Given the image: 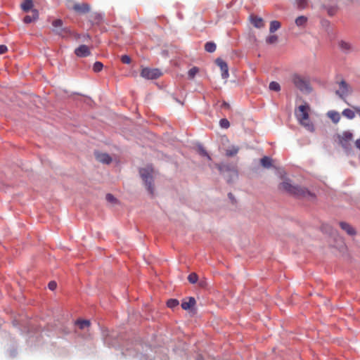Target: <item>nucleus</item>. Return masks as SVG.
<instances>
[{
    "label": "nucleus",
    "instance_id": "5701e85b",
    "mask_svg": "<svg viewBox=\"0 0 360 360\" xmlns=\"http://www.w3.org/2000/svg\"><path fill=\"white\" fill-rule=\"evenodd\" d=\"M281 27V23L277 20H273L270 23L269 32L271 33L275 32Z\"/></svg>",
    "mask_w": 360,
    "mask_h": 360
},
{
    "label": "nucleus",
    "instance_id": "7c9ffc66",
    "mask_svg": "<svg viewBox=\"0 0 360 360\" xmlns=\"http://www.w3.org/2000/svg\"><path fill=\"white\" fill-rule=\"evenodd\" d=\"M198 275L195 273H191L188 276V280L191 283H195L198 281Z\"/></svg>",
    "mask_w": 360,
    "mask_h": 360
},
{
    "label": "nucleus",
    "instance_id": "c03bdc74",
    "mask_svg": "<svg viewBox=\"0 0 360 360\" xmlns=\"http://www.w3.org/2000/svg\"><path fill=\"white\" fill-rule=\"evenodd\" d=\"M224 105L226 107H229V105L226 103H224Z\"/></svg>",
    "mask_w": 360,
    "mask_h": 360
},
{
    "label": "nucleus",
    "instance_id": "473e14b6",
    "mask_svg": "<svg viewBox=\"0 0 360 360\" xmlns=\"http://www.w3.org/2000/svg\"><path fill=\"white\" fill-rule=\"evenodd\" d=\"M91 18L94 19L95 23H98L103 19V15L101 13H95L92 14Z\"/></svg>",
    "mask_w": 360,
    "mask_h": 360
},
{
    "label": "nucleus",
    "instance_id": "c9c22d12",
    "mask_svg": "<svg viewBox=\"0 0 360 360\" xmlns=\"http://www.w3.org/2000/svg\"><path fill=\"white\" fill-rule=\"evenodd\" d=\"M219 125L221 128H224V129H227L230 126V124H229V122L228 120L226 119H221L220 121H219Z\"/></svg>",
    "mask_w": 360,
    "mask_h": 360
},
{
    "label": "nucleus",
    "instance_id": "4c0bfd02",
    "mask_svg": "<svg viewBox=\"0 0 360 360\" xmlns=\"http://www.w3.org/2000/svg\"><path fill=\"white\" fill-rule=\"evenodd\" d=\"M277 41H278V37L276 35H270L266 39V41L268 44H274Z\"/></svg>",
    "mask_w": 360,
    "mask_h": 360
},
{
    "label": "nucleus",
    "instance_id": "20e7f679",
    "mask_svg": "<svg viewBox=\"0 0 360 360\" xmlns=\"http://www.w3.org/2000/svg\"><path fill=\"white\" fill-rule=\"evenodd\" d=\"M140 175L145 182L146 186L147 189L152 193L153 192V186H152V181H153V169L151 167H147L146 168H142L139 171Z\"/></svg>",
    "mask_w": 360,
    "mask_h": 360
},
{
    "label": "nucleus",
    "instance_id": "58836bf2",
    "mask_svg": "<svg viewBox=\"0 0 360 360\" xmlns=\"http://www.w3.org/2000/svg\"><path fill=\"white\" fill-rule=\"evenodd\" d=\"M77 3L73 1V0H68L66 1V6L69 8V9H71V10H74V6Z\"/></svg>",
    "mask_w": 360,
    "mask_h": 360
},
{
    "label": "nucleus",
    "instance_id": "4468645a",
    "mask_svg": "<svg viewBox=\"0 0 360 360\" xmlns=\"http://www.w3.org/2000/svg\"><path fill=\"white\" fill-rule=\"evenodd\" d=\"M89 6L87 4H78L77 3L74 6V10L75 12L78 13H86L89 11Z\"/></svg>",
    "mask_w": 360,
    "mask_h": 360
},
{
    "label": "nucleus",
    "instance_id": "2f4dec72",
    "mask_svg": "<svg viewBox=\"0 0 360 360\" xmlns=\"http://www.w3.org/2000/svg\"><path fill=\"white\" fill-rule=\"evenodd\" d=\"M106 200L112 205H115L117 202V199L111 194H107L105 197Z\"/></svg>",
    "mask_w": 360,
    "mask_h": 360
},
{
    "label": "nucleus",
    "instance_id": "f3484780",
    "mask_svg": "<svg viewBox=\"0 0 360 360\" xmlns=\"http://www.w3.org/2000/svg\"><path fill=\"white\" fill-rule=\"evenodd\" d=\"M39 17V13L37 9H32V15H26L24 18V22L25 23H30L33 21H35L37 19H38Z\"/></svg>",
    "mask_w": 360,
    "mask_h": 360
},
{
    "label": "nucleus",
    "instance_id": "79ce46f5",
    "mask_svg": "<svg viewBox=\"0 0 360 360\" xmlns=\"http://www.w3.org/2000/svg\"><path fill=\"white\" fill-rule=\"evenodd\" d=\"M7 46L5 45H0V54H3L7 51Z\"/></svg>",
    "mask_w": 360,
    "mask_h": 360
},
{
    "label": "nucleus",
    "instance_id": "c756f323",
    "mask_svg": "<svg viewBox=\"0 0 360 360\" xmlns=\"http://www.w3.org/2000/svg\"><path fill=\"white\" fill-rule=\"evenodd\" d=\"M269 89L271 91H278L281 89L280 84L276 82H271L269 84Z\"/></svg>",
    "mask_w": 360,
    "mask_h": 360
},
{
    "label": "nucleus",
    "instance_id": "39448f33",
    "mask_svg": "<svg viewBox=\"0 0 360 360\" xmlns=\"http://www.w3.org/2000/svg\"><path fill=\"white\" fill-rule=\"evenodd\" d=\"M339 142L345 149L349 150L353 141V134L349 131H345L338 135Z\"/></svg>",
    "mask_w": 360,
    "mask_h": 360
},
{
    "label": "nucleus",
    "instance_id": "393cba45",
    "mask_svg": "<svg viewBox=\"0 0 360 360\" xmlns=\"http://www.w3.org/2000/svg\"><path fill=\"white\" fill-rule=\"evenodd\" d=\"M342 115L352 120L355 117V113L352 110L347 108L343 110Z\"/></svg>",
    "mask_w": 360,
    "mask_h": 360
},
{
    "label": "nucleus",
    "instance_id": "6ab92c4d",
    "mask_svg": "<svg viewBox=\"0 0 360 360\" xmlns=\"http://www.w3.org/2000/svg\"><path fill=\"white\" fill-rule=\"evenodd\" d=\"M307 22V18L304 15H300L295 19V25L299 27H304Z\"/></svg>",
    "mask_w": 360,
    "mask_h": 360
},
{
    "label": "nucleus",
    "instance_id": "b1692460",
    "mask_svg": "<svg viewBox=\"0 0 360 360\" xmlns=\"http://www.w3.org/2000/svg\"><path fill=\"white\" fill-rule=\"evenodd\" d=\"M197 150L202 157H205L208 160H211L210 156L202 146L199 145L197 148Z\"/></svg>",
    "mask_w": 360,
    "mask_h": 360
},
{
    "label": "nucleus",
    "instance_id": "ddd939ff",
    "mask_svg": "<svg viewBox=\"0 0 360 360\" xmlns=\"http://www.w3.org/2000/svg\"><path fill=\"white\" fill-rule=\"evenodd\" d=\"M95 156L96 160L102 163L109 164L112 160L109 155L105 153L96 152Z\"/></svg>",
    "mask_w": 360,
    "mask_h": 360
},
{
    "label": "nucleus",
    "instance_id": "37998d69",
    "mask_svg": "<svg viewBox=\"0 0 360 360\" xmlns=\"http://www.w3.org/2000/svg\"><path fill=\"white\" fill-rule=\"evenodd\" d=\"M355 146L358 149L360 150V139L356 141Z\"/></svg>",
    "mask_w": 360,
    "mask_h": 360
},
{
    "label": "nucleus",
    "instance_id": "f8f14e48",
    "mask_svg": "<svg viewBox=\"0 0 360 360\" xmlns=\"http://www.w3.org/2000/svg\"><path fill=\"white\" fill-rule=\"evenodd\" d=\"M218 169L221 173H225L226 172H230L232 177L237 176V170L234 167H230L229 166L226 165H219Z\"/></svg>",
    "mask_w": 360,
    "mask_h": 360
},
{
    "label": "nucleus",
    "instance_id": "2eb2a0df",
    "mask_svg": "<svg viewBox=\"0 0 360 360\" xmlns=\"http://www.w3.org/2000/svg\"><path fill=\"white\" fill-rule=\"evenodd\" d=\"M340 226L345 231L348 235L354 236L356 233L354 229L348 223L345 221L340 222Z\"/></svg>",
    "mask_w": 360,
    "mask_h": 360
},
{
    "label": "nucleus",
    "instance_id": "412c9836",
    "mask_svg": "<svg viewBox=\"0 0 360 360\" xmlns=\"http://www.w3.org/2000/svg\"><path fill=\"white\" fill-rule=\"evenodd\" d=\"M239 150V148L236 146H230L226 150V155L227 156H234L238 153Z\"/></svg>",
    "mask_w": 360,
    "mask_h": 360
},
{
    "label": "nucleus",
    "instance_id": "a18cd8bd",
    "mask_svg": "<svg viewBox=\"0 0 360 360\" xmlns=\"http://www.w3.org/2000/svg\"><path fill=\"white\" fill-rule=\"evenodd\" d=\"M200 285L201 286H203V283H200Z\"/></svg>",
    "mask_w": 360,
    "mask_h": 360
},
{
    "label": "nucleus",
    "instance_id": "cd10ccee",
    "mask_svg": "<svg viewBox=\"0 0 360 360\" xmlns=\"http://www.w3.org/2000/svg\"><path fill=\"white\" fill-rule=\"evenodd\" d=\"M77 324L79 326V327L81 329H84L89 326L90 322L88 320H82V321H78L77 322Z\"/></svg>",
    "mask_w": 360,
    "mask_h": 360
},
{
    "label": "nucleus",
    "instance_id": "bb28decb",
    "mask_svg": "<svg viewBox=\"0 0 360 360\" xmlns=\"http://www.w3.org/2000/svg\"><path fill=\"white\" fill-rule=\"evenodd\" d=\"M261 164L264 167H269L271 165V160L268 157H264L261 159Z\"/></svg>",
    "mask_w": 360,
    "mask_h": 360
},
{
    "label": "nucleus",
    "instance_id": "f704fd0d",
    "mask_svg": "<svg viewBox=\"0 0 360 360\" xmlns=\"http://www.w3.org/2000/svg\"><path fill=\"white\" fill-rule=\"evenodd\" d=\"M103 67V65L101 62H96L94 64L93 70L94 72H98L102 70Z\"/></svg>",
    "mask_w": 360,
    "mask_h": 360
},
{
    "label": "nucleus",
    "instance_id": "1a4fd4ad",
    "mask_svg": "<svg viewBox=\"0 0 360 360\" xmlns=\"http://www.w3.org/2000/svg\"><path fill=\"white\" fill-rule=\"evenodd\" d=\"M349 91V88L347 83L344 81H342L339 84V89L336 91V94L341 98H343L347 96Z\"/></svg>",
    "mask_w": 360,
    "mask_h": 360
},
{
    "label": "nucleus",
    "instance_id": "dca6fc26",
    "mask_svg": "<svg viewBox=\"0 0 360 360\" xmlns=\"http://www.w3.org/2000/svg\"><path fill=\"white\" fill-rule=\"evenodd\" d=\"M195 304V298L190 297L183 300V302L181 303V307L185 310H188V309H191Z\"/></svg>",
    "mask_w": 360,
    "mask_h": 360
},
{
    "label": "nucleus",
    "instance_id": "f257e3e1",
    "mask_svg": "<svg viewBox=\"0 0 360 360\" xmlns=\"http://www.w3.org/2000/svg\"><path fill=\"white\" fill-rule=\"evenodd\" d=\"M309 105L307 103H304L297 107L295 110V114L299 124H301L307 131L312 133L315 131V127L309 119Z\"/></svg>",
    "mask_w": 360,
    "mask_h": 360
},
{
    "label": "nucleus",
    "instance_id": "f03ea898",
    "mask_svg": "<svg viewBox=\"0 0 360 360\" xmlns=\"http://www.w3.org/2000/svg\"><path fill=\"white\" fill-rule=\"evenodd\" d=\"M280 188L290 193V195L299 197V198H304L309 199H313L314 195L307 188L292 185L289 180L283 181L281 185Z\"/></svg>",
    "mask_w": 360,
    "mask_h": 360
},
{
    "label": "nucleus",
    "instance_id": "9d476101",
    "mask_svg": "<svg viewBox=\"0 0 360 360\" xmlns=\"http://www.w3.org/2000/svg\"><path fill=\"white\" fill-rule=\"evenodd\" d=\"M250 21L255 27L258 29L262 28L265 25L264 20L261 17L255 15H250Z\"/></svg>",
    "mask_w": 360,
    "mask_h": 360
},
{
    "label": "nucleus",
    "instance_id": "72a5a7b5",
    "mask_svg": "<svg viewBox=\"0 0 360 360\" xmlns=\"http://www.w3.org/2000/svg\"><path fill=\"white\" fill-rule=\"evenodd\" d=\"M296 4L300 8H304L307 5V0H296Z\"/></svg>",
    "mask_w": 360,
    "mask_h": 360
},
{
    "label": "nucleus",
    "instance_id": "6e6552de",
    "mask_svg": "<svg viewBox=\"0 0 360 360\" xmlns=\"http://www.w3.org/2000/svg\"><path fill=\"white\" fill-rule=\"evenodd\" d=\"M216 63L220 68L222 78L226 79L229 77L227 63L221 58H217Z\"/></svg>",
    "mask_w": 360,
    "mask_h": 360
},
{
    "label": "nucleus",
    "instance_id": "c85d7f7f",
    "mask_svg": "<svg viewBox=\"0 0 360 360\" xmlns=\"http://www.w3.org/2000/svg\"><path fill=\"white\" fill-rule=\"evenodd\" d=\"M199 72V69L196 67H193L188 70V75L190 79L194 78L196 74Z\"/></svg>",
    "mask_w": 360,
    "mask_h": 360
},
{
    "label": "nucleus",
    "instance_id": "e433bc0d",
    "mask_svg": "<svg viewBox=\"0 0 360 360\" xmlns=\"http://www.w3.org/2000/svg\"><path fill=\"white\" fill-rule=\"evenodd\" d=\"M167 307L169 308H174L175 307L178 306L179 302L176 300L171 299L167 301Z\"/></svg>",
    "mask_w": 360,
    "mask_h": 360
},
{
    "label": "nucleus",
    "instance_id": "a211bd4d",
    "mask_svg": "<svg viewBox=\"0 0 360 360\" xmlns=\"http://www.w3.org/2000/svg\"><path fill=\"white\" fill-rule=\"evenodd\" d=\"M22 10L25 12H28L29 11H32L33 8V1L32 0H25L20 5Z\"/></svg>",
    "mask_w": 360,
    "mask_h": 360
},
{
    "label": "nucleus",
    "instance_id": "ea45409f",
    "mask_svg": "<svg viewBox=\"0 0 360 360\" xmlns=\"http://www.w3.org/2000/svg\"><path fill=\"white\" fill-rule=\"evenodd\" d=\"M121 60L123 63L129 64L131 62V58L127 55H124L121 58Z\"/></svg>",
    "mask_w": 360,
    "mask_h": 360
},
{
    "label": "nucleus",
    "instance_id": "a878e982",
    "mask_svg": "<svg viewBox=\"0 0 360 360\" xmlns=\"http://www.w3.org/2000/svg\"><path fill=\"white\" fill-rule=\"evenodd\" d=\"M205 50L209 53H212L216 50V44L214 42H207L205 46Z\"/></svg>",
    "mask_w": 360,
    "mask_h": 360
},
{
    "label": "nucleus",
    "instance_id": "a19ab883",
    "mask_svg": "<svg viewBox=\"0 0 360 360\" xmlns=\"http://www.w3.org/2000/svg\"><path fill=\"white\" fill-rule=\"evenodd\" d=\"M57 286V284L55 281H51L49 283V288L50 290H53L56 289Z\"/></svg>",
    "mask_w": 360,
    "mask_h": 360
},
{
    "label": "nucleus",
    "instance_id": "423d86ee",
    "mask_svg": "<svg viewBox=\"0 0 360 360\" xmlns=\"http://www.w3.org/2000/svg\"><path fill=\"white\" fill-rule=\"evenodd\" d=\"M162 75V72L157 68H143L141 72V77L147 79H154L158 78Z\"/></svg>",
    "mask_w": 360,
    "mask_h": 360
},
{
    "label": "nucleus",
    "instance_id": "4be33fe9",
    "mask_svg": "<svg viewBox=\"0 0 360 360\" xmlns=\"http://www.w3.org/2000/svg\"><path fill=\"white\" fill-rule=\"evenodd\" d=\"M339 46L342 51L346 52V53H347L352 50V46L347 41H341L339 43Z\"/></svg>",
    "mask_w": 360,
    "mask_h": 360
},
{
    "label": "nucleus",
    "instance_id": "0eeeda50",
    "mask_svg": "<svg viewBox=\"0 0 360 360\" xmlns=\"http://www.w3.org/2000/svg\"><path fill=\"white\" fill-rule=\"evenodd\" d=\"M52 25L53 27V31L62 37H66L70 33V31L68 27H63V22L61 20H54Z\"/></svg>",
    "mask_w": 360,
    "mask_h": 360
},
{
    "label": "nucleus",
    "instance_id": "aec40b11",
    "mask_svg": "<svg viewBox=\"0 0 360 360\" xmlns=\"http://www.w3.org/2000/svg\"><path fill=\"white\" fill-rule=\"evenodd\" d=\"M327 115L329 118L332 120L334 123H338L340 121V114L334 110L328 111Z\"/></svg>",
    "mask_w": 360,
    "mask_h": 360
},
{
    "label": "nucleus",
    "instance_id": "9b49d317",
    "mask_svg": "<svg viewBox=\"0 0 360 360\" xmlns=\"http://www.w3.org/2000/svg\"><path fill=\"white\" fill-rule=\"evenodd\" d=\"M75 53L78 57H86L90 55L89 47L86 45H81L75 50Z\"/></svg>",
    "mask_w": 360,
    "mask_h": 360
},
{
    "label": "nucleus",
    "instance_id": "7ed1b4c3",
    "mask_svg": "<svg viewBox=\"0 0 360 360\" xmlns=\"http://www.w3.org/2000/svg\"><path fill=\"white\" fill-rule=\"evenodd\" d=\"M290 81L297 89L304 94H309L312 90L309 79L306 76L294 73L291 75Z\"/></svg>",
    "mask_w": 360,
    "mask_h": 360
}]
</instances>
